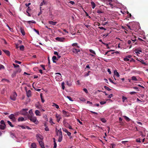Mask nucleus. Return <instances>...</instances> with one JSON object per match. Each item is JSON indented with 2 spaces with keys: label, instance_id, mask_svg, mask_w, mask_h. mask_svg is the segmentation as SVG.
I'll use <instances>...</instances> for the list:
<instances>
[{
  "label": "nucleus",
  "instance_id": "7",
  "mask_svg": "<svg viewBox=\"0 0 148 148\" xmlns=\"http://www.w3.org/2000/svg\"><path fill=\"white\" fill-rule=\"evenodd\" d=\"M56 117L57 119V121L58 122H59L60 119H62V117L60 115L58 114H56Z\"/></svg>",
  "mask_w": 148,
  "mask_h": 148
},
{
  "label": "nucleus",
  "instance_id": "64",
  "mask_svg": "<svg viewBox=\"0 0 148 148\" xmlns=\"http://www.w3.org/2000/svg\"><path fill=\"white\" fill-rule=\"evenodd\" d=\"M66 84L68 85L69 86H70L71 85V83H70V82H69L68 81L67 82Z\"/></svg>",
  "mask_w": 148,
  "mask_h": 148
},
{
  "label": "nucleus",
  "instance_id": "56",
  "mask_svg": "<svg viewBox=\"0 0 148 148\" xmlns=\"http://www.w3.org/2000/svg\"><path fill=\"white\" fill-rule=\"evenodd\" d=\"M34 31H35L36 33H37L38 34V35H39V32L38 30H36V29H34Z\"/></svg>",
  "mask_w": 148,
  "mask_h": 148
},
{
  "label": "nucleus",
  "instance_id": "40",
  "mask_svg": "<svg viewBox=\"0 0 148 148\" xmlns=\"http://www.w3.org/2000/svg\"><path fill=\"white\" fill-rule=\"evenodd\" d=\"M1 125H5V123L3 120H1L0 121Z\"/></svg>",
  "mask_w": 148,
  "mask_h": 148
},
{
  "label": "nucleus",
  "instance_id": "27",
  "mask_svg": "<svg viewBox=\"0 0 148 148\" xmlns=\"http://www.w3.org/2000/svg\"><path fill=\"white\" fill-rule=\"evenodd\" d=\"M20 30L21 32V33L23 35H25V32L24 30L22 28H21Z\"/></svg>",
  "mask_w": 148,
  "mask_h": 148
},
{
  "label": "nucleus",
  "instance_id": "58",
  "mask_svg": "<svg viewBox=\"0 0 148 148\" xmlns=\"http://www.w3.org/2000/svg\"><path fill=\"white\" fill-rule=\"evenodd\" d=\"M11 137L13 138L15 137V134L14 133H11Z\"/></svg>",
  "mask_w": 148,
  "mask_h": 148
},
{
  "label": "nucleus",
  "instance_id": "61",
  "mask_svg": "<svg viewBox=\"0 0 148 148\" xmlns=\"http://www.w3.org/2000/svg\"><path fill=\"white\" fill-rule=\"evenodd\" d=\"M113 96L112 94H111L109 95V96L108 97V98H110Z\"/></svg>",
  "mask_w": 148,
  "mask_h": 148
},
{
  "label": "nucleus",
  "instance_id": "2",
  "mask_svg": "<svg viewBox=\"0 0 148 148\" xmlns=\"http://www.w3.org/2000/svg\"><path fill=\"white\" fill-rule=\"evenodd\" d=\"M28 118L31 121L36 124L38 123V121L37 120L36 117L34 116H29Z\"/></svg>",
  "mask_w": 148,
  "mask_h": 148
},
{
  "label": "nucleus",
  "instance_id": "15",
  "mask_svg": "<svg viewBox=\"0 0 148 148\" xmlns=\"http://www.w3.org/2000/svg\"><path fill=\"white\" fill-rule=\"evenodd\" d=\"M52 59L53 62L54 63H56V60H58V59L55 56H53L52 57Z\"/></svg>",
  "mask_w": 148,
  "mask_h": 148
},
{
  "label": "nucleus",
  "instance_id": "4",
  "mask_svg": "<svg viewBox=\"0 0 148 148\" xmlns=\"http://www.w3.org/2000/svg\"><path fill=\"white\" fill-rule=\"evenodd\" d=\"M55 75H57L56 76L55 79L57 81L60 80L61 79L62 76L61 73H55Z\"/></svg>",
  "mask_w": 148,
  "mask_h": 148
},
{
  "label": "nucleus",
  "instance_id": "24",
  "mask_svg": "<svg viewBox=\"0 0 148 148\" xmlns=\"http://www.w3.org/2000/svg\"><path fill=\"white\" fill-rule=\"evenodd\" d=\"M16 73H17L16 71H14L13 72L12 74V75H11L12 77V78H13V77H15Z\"/></svg>",
  "mask_w": 148,
  "mask_h": 148
},
{
  "label": "nucleus",
  "instance_id": "13",
  "mask_svg": "<svg viewBox=\"0 0 148 148\" xmlns=\"http://www.w3.org/2000/svg\"><path fill=\"white\" fill-rule=\"evenodd\" d=\"M3 51L7 56H10V53L9 51L6 50H3Z\"/></svg>",
  "mask_w": 148,
  "mask_h": 148
},
{
  "label": "nucleus",
  "instance_id": "28",
  "mask_svg": "<svg viewBox=\"0 0 148 148\" xmlns=\"http://www.w3.org/2000/svg\"><path fill=\"white\" fill-rule=\"evenodd\" d=\"M91 4L92 5V8L93 9H94L96 6L95 4V3L93 2H91Z\"/></svg>",
  "mask_w": 148,
  "mask_h": 148
},
{
  "label": "nucleus",
  "instance_id": "5",
  "mask_svg": "<svg viewBox=\"0 0 148 148\" xmlns=\"http://www.w3.org/2000/svg\"><path fill=\"white\" fill-rule=\"evenodd\" d=\"M17 96V94L15 92H14L13 93V94L10 96V98L12 100L15 101L16 99Z\"/></svg>",
  "mask_w": 148,
  "mask_h": 148
},
{
  "label": "nucleus",
  "instance_id": "16",
  "mask_svg": "<svg viewBox=\"0 0 148 148\" xmlns=\"http://www.w3.org/2000/svg\"><path fill=\"white\" fill-rule=\"evenodd\" d=\"M35 114L36 116H40V112L38 110H36L35 112Z\"/></svg>",
  "mask_w": 148,
  "mask_h": 148
},
{
  "label": "nucleus",
  "instance_id": "21",
  "mask_svg": "<svg viewBox=\"0 0 148 148\" xmlns=\"http://www.w3.org/2000/svg\"><path fill=\"white\" fill-rule=\"evenodd\" d=\"M36 145L35 143H32L31 145V148H36Z\"/></svg>",
  "mask_w": 148,
  "mask_h": 148
},
{
  "label": "nucleus",
  "instance_id": "12",
  "mask_svg": "<svg viewBox=\"0 0 148 148\" xmlns=\"http://www.w3.org/2000/svg\"><path fill=\"white\" fill-rule=\"evenodd\" d=\"M73 52L74 53H77L78 52L80 51V50L79 49H77L75 48H73Z\"/></svg>",
  "mask_w": 148,
  "mask_h": 148
},
{
  "label": "nucleus",
  "instance_id": "47",
  "mask_svg": "<svg viewBox=\"0 0 148 148\" xmlns=\"http://www.w3.org/2000/svg\"><path fill=\"white\" fill-rule=\"evenodd\" d=\"M106 102V101H101L100 102V103L101 105H103L105 104Z\"/></svg>",
  "mask_w": 148,
  "mask_h": 148
},
{
  "label": "nucleus",
  "instance_id": "39",
  "mask_svg": "<svg viewBox=\"0 0 148 148\" xmlns=\"http://www.w3.org/2000/svg\"><path fill=\"white\" fill-rule=\"evenodd\" d=\"M124 61L127 62V61H129L130 60L128 58H127V57L126 56L125 58H124Z\"/></svg>",
  "mask_w": 148,
  "mask_h": 148
},
{
  "label": "nucleus",
  "instance_id": "53",
  "mask_svg": "<svg viewBox=\"0 0 148 148\" xmlns=\"http://www.w3.org/2000/svg\"><path fill=\"white\" fill-rule=\"evenodd\" d=\"M6 26L8 27L10 31L12 32V29L8 25H7Z\"/></svg>",
  "mask_w": 148,
  "mask_h": 148
},
{
  "label": "nucleus",
  "instance_id": "22",
  "mask_svg": "<svg viewBox=\"0 0 148 148\" xmlns=\"http://www.w3.org/2000/svg\"><path fill=\"white\" fill-rule=\"evenodd\" d=\"M24 120V119L22 117H20L18 119V122L23 121Z\"/></svg>",
  "mask_w": 148,
  "mask_h": 148
},
{
  "label": "nucleus",
  "instance_id": "62",
  "mask_svg": "<svg viewBox=\"0 0 148 148\" xmlns=\"http://www.w3.org/2000/svg\"><path fill=\"white\" fill-rule=\"evenodd\" d=\"M99 29H104V30H106V29L105 28H104L103 27H99Z\"/></svg>",
  "mask_w": 148,
  "mask_h": 148
},
{
  "label": "nucleus",
  "instance_id": "45",
  "mask_svg": "<svg viewBox=\"0 0 148 148\" xmlns=\"http://www.w3.org/2000/svg\"><path fill=\"white\" fill-rule=\"evenodd\" d=\"M54 148H56V147H57V144H56V143L55 141H54Z\"/></svg>",
  "mask_w": 148,
  "mask_h": 148
},
{
  "label": "nucleus",
  "instance_id": "44",
  "mask_svg": "<svg viewBox=\"0 0 148 148\" xmlns=\"http://www.w3.org/2000/svg\"><path fill=\"white\" fill-rule=\"evenodd\" d=\"M40 67H42L43 70H45V66L43 64H41L40 65Z\"/></svg>",
  "mask_w": 148,
  "mask_h": 148
},
{
  "label": "nucleus",
  "instance_id": "23",
  "mask_svg": "<svg viewBox=\"0 0 148 148\" xmlns=\"http://www.w3.org/2000/svg\"><path fill=\"white\" fill-rule=\"evenodd\" d=\"M135 52L136 53H140V52H142V51L141 49H136Z\"/></svg>",
  "mask_w": 148,
  "mask_h": 148
},
{
  "label": "nucleus",
  "instance_id": "46",
  "mask_svg": "<svg viewBox=\"0 0 148 148\" xmlns=\"http://www.w3.org/2000/svg\"><path fill=\"white\" fill-rule=\"evenodd\" d=\"M62 130L64 132L66 133H67V132H68V130L66 129V128H62Z\"/></svg>",
  "mask_w": 148,
  "mask_h": 148
},
{
  "label": "nucleus",
  "instance_id": "29",
  "mask_svg": "<svg viewBox=\"0 0 148 148\" xmlns=\"http://www.w3.org/2000/svg\"><path fill=\"white\" fill-rule=\"evenodd\" d=\"M132 79L133 80L137 81H138L136 77L135 76H133L132 77Z\"/></svg>",
  "mask_w": 148,
  "mask_h": 148
},
{
  "label": "nucleus",
  "instance_id": "51",
  "mask_svg": "<svg viewBox=\"0 0 148 148\" xmlns=\"http://www.w3.org/2000/svg\"><path fill=\"white\" fill-rule=\"evenodd\" d=\"M97 12L98 13H103L102 11L101 10H98L97 11Z\"/></svg>",
  "mask_w": 148,
  "mask_h": 148
},
{
  "label": "nucleus",
  "instance_id": "33",
  "mask_svg": "<svg viewBox=\"0 0 148 148\" xmlns=\"http://www.w3.org/2000/svg\"><path fill=\"white\" fill-rule=\"evenodd\" d=\"M53 106H55L56 107V108L57 109H58L59 108V106L57 104L55 103H53Z\"/></svg>",
  "mask_w": 148,
  "mask_h": 148
},
{
  "label": "nucleus",
  "instance_id": "34",
  "mask_svg": "<svg viewBox=\"0 0 148 148\" xmlns=\"http://www.w3.org/2000/svg\"><path fill=\"white\" fill-rule=\"evenodd\" d=\"M104 88L106 90H108V91H110L111 90V89H110V88H109L108 87L106 86H104Z\"/></svg>",
  "mask_w": 148,
  "mask_h": 148
},
{
  "label": "nucleus",
  "instance_id": "32",
  "mask_svg": "<svg viewBox=\"0 0 148 148\" xmlns=\"http://www.w3.org/2000/svg\"><path fill=\"white\" fill-rule=\"evenodd\" d=\"M101 121L103 123H105L106 122V121L105 118H101L100 119Z\"/></svg>",
  "mask_w": 148,
  "mask_h": 148
},
{
  "label": "nucleus",
  "instance_id": "49",
  "mask_svg": "<svg viewBox=\"0 0 148 148\" xmlns=\"http://www.w3.org/2000/svg\"><path fill=\"white\" fill-rule=\"evenodd\" d=\"M15 62L16 63H17V64H21L22 63L21 62H20V61H17L16 60H15Z\"/></svg>",
  "mask_w": 148,
  "mask_h": 148
},
{
  "label": "nucleus",
  "instance_id": "17",
  "mask_svg": "<svg viewBox=\"0 0 148 148\" xmlns=\"http://www.w3.org/2000/svg\"><path fill=\"white\" fill-rule=\"evenodd\" d=\"M38 141L39 144L40 146H41V147H44V145L43 143L41 141L39 140L38 139Z\"/></svg>",
  "mask_w": 148,
  "mask_h": 148
},
{
  "label": "nucleus",
  "instance_id": "6",
  "mask_svg": "<svg viewBox=\"0 0 148 148\" xmlns=\"http://www.w3.org/2000/svg\"><path fill=\"white\" fill-rule=\"evenodd\" d=\"M9 118L11 119L13 122H15L16 121V118L14 116V115L13 114H11L9 116Z\"/></svg>",
  "mask_w": 148,
  "mask_h": 148
},
{
  "label": "nucleus",
  "instance_id": "52",
  "mask_svg": "<svg viewBox=\"0 0 148 148\" xmlns=\"http://www.w3.org/2000/svg\"><path fill=\"white\" fill-rule=\"evenodd\" d=\"M136 92H130V93L131 95H134L136 94Z\"/></svg>",
  "mask_w": 148,
  "mask_h": 148
},
{
  "label": "nucleus",
  "instance_id": "63",
  "mask_svg": "<svg viewBox=\"0 0 148 148\" xmlns=\"http://www.w3.org/2000/svg\"><path fill=\"white\" fill-rule=\"evenodd\" d=\"M111 145L112 146V148H114L115 147V145L113 144H111Z\"/></svg>",
  "mask_w": 148,
  "mask_h": 148
},
{
  "label": "nucleus",
  "instance_id": "10",
  "mask_svg": "<svg viewBox=\"0 0 148 148\" xmlns=\"http://www.w3.org/2000/svg\"><path fill=\"white\" fill-rule=\"evenodd\" d=\"M29 114H28L27 115V117L29 116H32L34 115V113L33 112L32 109H30L29 111Z\"/></svg>",
  "mask_w": 148,
  "mask_h": 148
},
{
  "label": "nucleus",
  "instance_id": "35",
  "mask_svg": "<svg viewBox=\"0 0 148 148\" xmlns=\"http://www.w3.org/2000/svg\"><path fill=\"white\" fill-rule=\"evenodd\" d=\"M49 123L51 124L52 125H53L52 124H54V123L53 122L52 119L51 118H50L49 119Z\"/></svg>",
  "mask_w": 148,
  "mask_h": 148
},
{
  "label": "nucleus",
  "instance_id": "50",
  "mask_svg": "<svg viewBox=\"0 0 148 148\" xmlns=\"http://www.w3.org/2000/svg\"><path fill=\"white\" fill-rule=\"evenodd\" d=\"M4 68V66L2 64H0V70Z\"/></svg>",
  "mask_w": 148,
  "mask_h": 148
},
{
  "label": "nucleus",
  "instance_id": "60",
  "mask_svg": "<svg viewBox=\"0 0 148 148\" xmlns=\"http://www.w3.org/2000/svg\"><path fill=\"white\" fill-rule=\"evenodd\" d=\"M15 71L17 72V73L18 72H20L21 71V69H20L19 68V69H18L17 70H16V71Z\"/></svg>",
  "mask_w": 148,
  "mask_h": 148
},
{
  "label": "nucleus",
  "instance_id": "25",
  "mask_svg": "<svg viewBox=\"0 0 148 148\" xmlns=\"http://www.w3.org/2000/svg\"><path fill=\"white\" fill-rule=\"evenodd\" d=\"M123 117L124 118V119L126 120L127 121L129 122L130 121V119L127 116H124Z\"/></svg>",
  "mask_w": 148,
  "mask_h": 148
},
{
  "label": "nucleus",
  "instance_id": "20",
  "mask_svg": "<svg viewBox=\"0 0 148 148\" xmlns=\"http://www.w3.org/2000/svg\"><path fill=\"white\" fill-rule=\"evenodd\" d=\"M49 23L52 25H55L57 23V22H53L52 21H49Z\"/></svg>",
  "mask_w": 148,
  "mask_h": 148
},
{
  "label": "nucleus",
  "instance_id": "3",
  "mask_svg": "<svg viewBox=\"0 0 148 148\" xmlns=\"http://www.w3.org/2000/svg\"><path fill=\"white\" fill-rule=\"evenodd\" d=\"M28 110V109H23L19 112V114L25 116H27L28 114L27 111Z\"/></svg>",
  "mask_w": 148,
  "mask_h": 148
},
{
  "label": "nucleus",
  "instance_id": "59",
  "mask_svg": "<svg viewBox=\"0 0 148 148\" xmlns=\"http://www.w3.org/2000/svg\"><path fill=\"white\" fill-rule=\"evenodd\" d=\"M66 133L69 136H71V132L68 131Z\"/></svg>",
  "mask_w": 148,
  "mask_h": 148
},
{
  "label": "nucleus",
  "instance_id": "31",
  "mask_svg": "<svg viewBox=\"0 0 148 148\" xmlns=\"http://www.w3.org/2000/svg\"><path fill=\"white\" fill-rule=\"evenodd\" d=\"M24 47L23 45H21L20 47V49L21 51H23L24 50Z\"/></svg>",
  "mask_w": 148,
  "mask_h": 148
},
{
  "label": "nucleus",
  "instance_id": "36",
  "mask_svg": "<svg viewBox=\"0 0 148 148\" xmlns=\"http://www.w3.org/2000/svg\"><path fill=\"white\" fill-rule=\"evenodd\" d=\"M89 51L90 53H92L95 55L96 54L95 52L92 49H89Z\"/></svg>",
  "mask_w": 148,
  "mask_h": 148
},
{
  "label": "nucleus",
  "instance_id": "37",
  "mask_svg": "<svg viewBox=\"0 0 148 148\" xmlns=\"http://www.w3.org/2000/svg\"><path fill=\"white\" fill-rule=\"evenodd\" d=\"M72 46L73 47L76 46L78 48L79 47V46H77V44L76 43H73L72 44Z\"/></svg>",
  "mask_w": 148,
  "mask_h": 148
},
{
  "label": "nucleus",
  "instance_id": "42",
  "mask_svg": "<svg viewBox=\"0 0 148 148\" xmlns=\"http://www.w3.org/2000/svg\"><path fill=\"white\" fill-rule=\"evenodd\" d=\"M67 98H68L70 101H73V100L72 99L71 97L69 96H67L66 97Z\"/></svg>",
  "mask_w": 148,
  "mask_h": 148
},
{
  "label": "nucleus",
  "instance_id": "30",
  "mask_svg": "<svg viewBox=\"0 0 148 148\" xmlns=\"http://www.w3.org/2000/svg\"><path fill=\"white\" fill-rule=\"evenodd\" d=\"M7 122L8 124L11 126V127H14V125H12L10 121H8Z\"/></svg>",
  "mask_w": 148,
  "mask_h": 148
},
{
  "label": "nucleus",
  "instance_id": "38",
  "mask_svg": "<svg viewBox=\"0 0 148 148\" xmlns=\"http://www.w3.org/2000/svg\"><path fill=\"white\" fill-rule=\"evenodd\" d=\"M61 86H62V89L64 90V89L65 86H64V82H63L61 84Z\"/></svg>",
  "mask_w": 148,
  "mask_h": 148
},
{
  "label": "nucleus",
  "instance_id": "43",
  "mask_svg": "<svg viewBox=\"0 0 148 148\" xmlns=\"http://www.w3.org/2000/svg\"><path fill=\"white\" fill-rule=\"evenodd\" d=\"M13 65L14 66L15 68L18 67L19 66L18 64H15L14 63L13 64Z\"/></svg>",
  "mask_w": 148,
  "mask_h": 148
},
{
  "label": "nucleus",
  "instance_id": "57",
  "mask_svg": "<svg viewBox=\"0 0 148 148\" xmlns=\"http://www.w3.org/2000/svg\"><path fill=\"white\" fill-rule=\"evenodd\" d=\"M90 72H90V71H88V72L85 75V76H88V75H89V73H90Z\"/></svg>",
  "mask_w": 148,
  "mask_h": 148
},
{
  "label": "nucleus",
  "instance_id": "11",
  "mask_svg": "<svg viewBox=\"0 0 148 148\" xmlns=\"http://www.w3.org/2000/svg\"><path fill=\"white\" fill-rule=\"evenodd\" d=\"M27 96L28 97H29L31 96V92L30 90H29L26 91Z\"/></svg>",
  "mask_w": 148,
  "mask_h": 148
},
{
  "label": "nucleus",
  "instance_id": "1",
  "mask_svg": "<svg viewBox=\"0 0 148 148\" xmlns=\"http://www.w3.org/2000/svg\"><path fill=\"white\" fill-rule=\"evenodd\" d=\"M56 135L59 136L58 141L59 142H60L62 139V135L61 129L60 128L59 130H58L57 128H56Z\"/></svg>",
  "mask_w": 148,
  "mask_h": 148
},
{
  "label": "nucleus",
  "instance_id": "8",
  "mask_svg": "<svg viewBox=\"0 0 148 148\" xmlns=\"http://www.w3.org/2000/svg\"><path fill=\"white\" fill-rule=\"evenodd\" d=\"M62 112L65 117H68L69 116V114L68 112L64 110H63L62 111Z\"/></svg>",
  "mask_w": 148,
  "mask_h": 148
},
{
  "label": "nucleus",
  "instance_id": "55",
  "mask_svg": "<svg viewBox=\"0 0 148 148\" xmlns=\"http://www.w3.org/2000/svg\"><path fill=\"white\" fill-rule=\"evenodd\" d=\"M83 90L86 93H88V91L86 88H84Z\"/></svg>",
  "mask_w": 148,
  "mask_h": 148
},
{
  "label": "nucleus",
  "instance_id": "54",
  "mask_svg": "<svg viewBox=\"0 0 148 148\" xmlns=\"http://www.w3.org/2000/svg\"><path fill=\"white\" fill-rule=\"evenodd\" d=\"M136 141L137 142L140 143L141 141H140V138H138V139H136Z\"/></svg>",
  "mask_w": 148,
  "mask_h": 148
},
{
  "label": "nucleus",
  "instance_id": "41",
  "mask_svg": "<svg viewBox=\"0 0 148 148\" xmlns=\"http://www.w3.org/2000/svg\"><path fill=\"white\" fill-rule=\"evenodd\" d=\"M114 73L116 74V76L117 77H119L120 75H119V73H118V72L117 71H116L115 72L114 71Z\"/></svg>",
  "mask_w": 148,
  "mask_h": 148
},
{
  "label": "nucleus",
  "instance_id": "9",
  "mask_svg": "<svg viewBox=\"0 0 148 148\" xmlns=\"http://www.w3.org/2000/svg\"><path fill=\"white\" fill-rule=\"evenodd\" d=\"M56 40L60 42H64L65 38L63 37H57L56 38Z\"/></svg>",
  "mask_w": 148,
  "mask_h": 148
},
{
  "label": "nucleus",
  "instance_id": "48",
  "mask_svg": "<svg viewBox=\"0 0 148 148\" xmlns=\"http://www.w3.org/2000/svg\"><path fill=\"white\" fill-rule=\"evenodd\" d=\"M127 99V98L124 96H123L122 97V100H123V102H124L125 101V100Z\"/></svg>",
  "mask_w": 148,
  "mask_h": 148
},
{
  "label": "nucleus",
  "instance_id": "14",
  "mask_svg": "<svg viewBox=\"0 0 148 148\" xmlns=\"http://www.w3.org/2000/svg\"><path fill=\"white\" fill-rule=\"evenodd\" d=\"M36 137L37 138H39L40 140H42L43 139V137L42 136H41L40 134H38L36 135Z\"/></svg>",
  "mask_w": 148,
  "mask_h": 148
},
{
  "label": "nucleus",
  "instance_id": "26",
  "mask_svg": "<svg viewBox=\"0 0 148 148\" xmlns=\"http://www.w3.org/2000/svg\"><path fill=\"white\" fill-rule=\"evenodd\" d=\"M127 43L129 45H130V48L132 46V41L130 40H128L127 42Z\"/></svg>",
  "mask_w": 148,
  "mask_h": 148
},
{
  "label": "nucleus",
  "instance_id": "18",
  "mask_svg": "<svg viewBox=\"0 0 148 148\" xmlns=\"http://www.w3.org/2000/svg\"><path fill=\"white\" fill-rule=\"evenodd\" d=\"M136 60L138 61L141 62L143 64L146 65V63L145 62H144L142 60H141V59H138V58H137Z\"/></svg>",
  "mask_w": 148,
  "mask_h": 148
},
{
  "label": "nucleus",
  "instance_id": "19",
  "mask_svg": "<svg viewBox=\"0 0 148 148\" xmlns=\"http://www.w3.org/2000/svg\"><path fill=\"white\" fill-rule=\"evenodd\" d=\"M6 127V125H0V129L1 130H4Z\"/></svg>",
  "mask_w": 148,
  "mask_h": 148
}]
</instances>
